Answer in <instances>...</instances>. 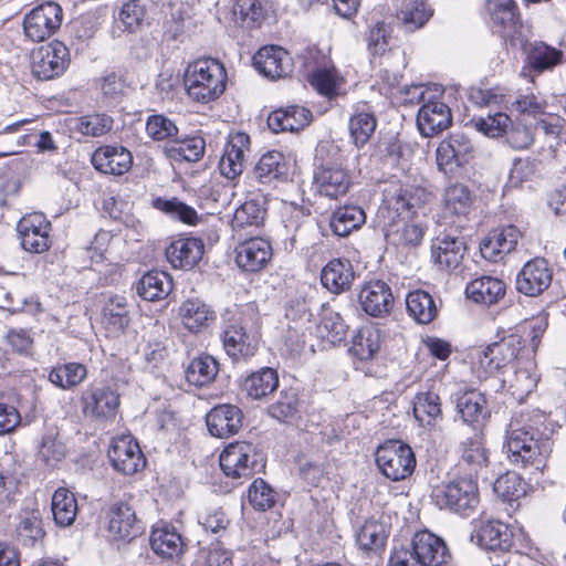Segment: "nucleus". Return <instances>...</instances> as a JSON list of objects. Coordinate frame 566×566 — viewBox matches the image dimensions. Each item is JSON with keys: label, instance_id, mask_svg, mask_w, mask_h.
I'll return each instance as SVG.
<instances>
[{"label": "nucleus", "instance_id": "6e6d98bb", "mask_svg": "<svg viewBox=\"0 0 566 566\" xmlns=\"http://www.w3.org/2000/svg\"><path fill=\"white\" fill-rule=\"evenodd\" d=\"M439 397L433 392H420L413 401V416L422 426H430L440 415Z\"/></svg>", "mask_w": 566, "mask_h": 566}, {"label": "nucleus", "instance_id": "4be33fe9", "mask_svg": "<svg viewBox=\"0 0 566 566\" xmlns=\"http://www.w3.org/2000/svg\"><path fill=\"white\" fill-rule=\"evenodd\" d=\"M363 310L373 317H384L394 306V296L389 285L382 281H369L358 295Z\"/></svg>", "mask_w": 566, "mask_h": 566}, {"label": "nucleus", "instance_id": "aec40b11", "mask_svg": "<svg viewBox=\"0 0 566 566\" xmlns=\"http://www.w3.org/2000/svg\"><path fill=\"white\" fill-rule=\"evenodd\" d=\"M525 65L522 74L539 75L553 70L562 62L563 52L542 41L527 42L523 45Z\"/></svg>", "mask_w": 566, "mask_h": 566}, {"label": "nucleus", "instance_id": "4c0bfd02", "mask_svg": "<svg viewBox=\"0 0 566 566\" xmlns=\"http://www.w3.org/2000/svg\"><path fill=\"white\" fill-rule=\"evenodd\" d=\"M103 324L112 335H118L129 324V310L127 298L113 295L107 298L103 307Z\"/></svg>", "mask_w": 566, "mask_h": 566}, {"label": "nucleus", "instance_id": "ea45409f", "mask_svg": "<svg viewBox=\"0 0 566 566\" xmlns=\"http://www.w3.org/2000/svg\"><path fill=\"white\" fill-rule=\"evenodd\" d=\"M433 10L426 0H406L397 13V20L406 32L421 29L432 17Z\"/></svg>", "mask_w": 566, "mask_h": 566}, {"label": "nucleus", "instance_id": "c03bdc74", "mask_svg": "<svg viewBox=\"0 0 566 566\" xmlns=\"http://www.w3.org/2000/svg\"><path fill=\"white\" fill-rule=\"evenodd\" d=\"M380 329L374 324L361 326L353 337L350 352L360 360L371 359L380 348Z\"/></svg>", "mask_w": 566, "mask_h": 566}, {"label": "nucleus", "instance_id": "4d7b16f0", "mask_svg": "<svg viewBox=\"0 0 566 566\" xmlns=\"http://www.w3.org/2000/svg\"><path fill=\"white\" fill-rule=\"evenodd\" d=\"M433 256L441 268L450 271L457 270L460 265L457 238L447 235L443 239H438V244L433 247Z\"/></svg>", "mask_w": 566, "mask_h": 566}, {"label": "nucleus", "instance_id": "c9c22d12", "mask_svg": "<svg viewBox=\"0 0 566 566\" xmlns=\"http://www.w3.org/2000/svg\"><path fill=\"white\" fill-rule=\"evenodd\" d=\"M265 203L266 195L263 190L249 191L245 201L234 211L233 224L239 228L260 227L266 214Z\"/></svg>", "mask_w": 566, "mask_h": 566}, {"label": "nucleus", "instance_id": "0e129e2a", "mask_svg": "<svg viewBox=\"0 0 566 566\" xmlns=\"http://www.w3.org/2000/svg\"><path fill=\"white\" fill-rule=\"evenodd\" d=\"M113 119L105 114H92L77 119L76 129L85 135L98 137L111 130Z\"/></svg>", "mask_w": 566, "mask_h": 566}, {"label": "nucleus", "instance_id": "b1692460", "mask_svg": "<svg viewBox=\"0 0 566 566\" xmlns=\"http://www.w3.org/2000/svg\"><path fill=\"white\" fill-rule=\"evenodd\" d=\"M452 124L450 107L441 101L424 103L417 114V126L423 137H432Z\"/></svg>", "mask_w": 566, "mask_h": 566}, {"label": "nucleus", "instance_id": "774afa93", "mask_svg": "<svg viewBox=\"0 0 566 566\" xmlns=\"http://www.w3.org/2000/svg\"><path fill=\"white\" fill-rule=\"evenodd\" d=\"M512 107L520 114L536 117L537 115L544 114L546 108L545 99L533 91L520 93Z\"/></svg>", "mask_w": 566, "mask_h": 566}, {"label": "nucleus", "instance_id": "72a5a7b5", "mask_svg": "<svg viewBox=\"0 0 566 566\" xmlns=\"http://www.w3.org/2000/svg\"><path fill=\"white\" fill-rule=\"evenodd\" d=\"M486 11L495 32L505 38L520 22L518 9L514 0H486Z\"/></svg>", "mask_w": 566, "mask_h": 566}, {"label": "nucleus", "instance_id": "9d476101", "mask_svg": "<svg viewBox=\"0 0 566 566\" xmlns=\"http://www.w3.org/2000/svg\"><path fill=\"white\" fill-rule=\"evenodd\" d=\"M62 17V8L57 3H42L25 15L24 33L34 42L44 41L61 27Z\"/></svg>", "mask_w": 566, "mask_h": 566}, {"label": "nucleus", "instance_id": "e433bc0d", "mask_svg": "<svg viewBox=\"0 0 566 566\" xmlns=\"http://www.w3.org/2000/svg\"><path fill=\"white\" fill-rule=\"evenodd\" d=\"M348 126L357 147L364 146L370 139L377 127V119L366 102L360 101L354 105Z\"/></svg>", "mask_w": 566, "mask_h": 566}, {"label": "nucleus", "instance_id": "0eeeda50", "mask_svg": "<svg viewBox=\"0 0 566 566\" xmlns=\"http://www.w3.org/2000/svg\"><path fill=\"white\" fill-rule=\"evenodd\" d=\"M339 149L331 144L321 145L316 149L319 161L315 171V182L322 195L329 198L344 196L350 187V177L343 168Z\"/></svg>", "mask_w": 566, "mask_h": 566}, {"label": "nucleus", "instance_id": "f8f14e48", "mask_svg": "<svg viewBox=\"0 0 566 566\" xmlns=\"http://www.w3.org/2000/svg\"><path fill=\"white\" fill-rule=\"evenodd\" d=\"M553 270L544 258L527 261L516 275V290L531 297L541 295L552 284Z\"/></svg>", "mask_w": 566, "mask_h": 566}, {"label": "nucleus", "instance_id": "1a4fd4ad", "mask_svg": "<svg viewBox=\"0 0 566 566\" xmlns=\"http://www.w3.org/2000/svg\"><path fill=\"white\" fill-rule=\"evenodd\" d=\"M80 401L83 415L98 420H113L120 405L117 391L103 385L87 386Z\"/></svg>", "mask_w": 566, "mask_h": 566}, {"label": "nucleus", "instance_id": "09e8293b", "mask_svg": "<svg viewBox=\"0 0 566 566\" xmlns=\"http://www.w3.org/2000/svg\"><path fill=\"white\" fill-rule=\"evenodd\" d=\"M279 386V376L276 370L270 367H263L252 373L243 382V389L248 396L254 399H261L273 392Z\"/></svg>", "mask_w": 566, "mask_h": 566}, {"label": "nucleus", "instance_id": "5fc2aeb1", "mask_svg": "<svg viewBox=\"0 0 566 566\" xmlns=\"http://www.w3.org/2000/svg\"><path fill=\"white\" fill-rule=\"evenodd\" d=\"M298 406L297 391L293 388L284 389L277 400L269 407V413L279 421L287 422L297 416Z\"/></svg>", "mask_w": 566, "mask_h": 566}, {"label": "nucleus", "instance_id": "bf43d9fd", "mask_svg": "<svg viewBox=\"0 0 566 566\" xmlns=\"http://www.w3.org/2000/svg\"><path fill=\"white\" fill-rule=\"evenodd\" d=\"M235 20L243 27L254 29L264 19V11L258 0H237L233 8Z\"/></svg>", "mask_w": 566, "mask_h": 566}, {"label": "nucleus", "instance_id": "f3484780", "mask_svg": "<svg viewBox=\"0 0 566 566\" xmlns=\"http://www.w3.org/2000/svg\"><path fill=\"white\" fill-rule=\"evenodd\" d=\"M521 238L515 226H507L491 231L480 243L481 256L492 263H497L513 252Z\"/></svg>", "mask_w": 566, "mask_h": 566}, {"label": "nucleus", "instance_id": "c85d7f7f", "mask_svg": "<svg viewBox=\"0 0 566 566\" xmlns=\"http://www.w3.org/2000/svg\"><path fill=\"white\" fill-rule=\"evenodd\" d=\"M205 244L197 238H179L166 249V258L175 269L190 270L202 258Z\"/></svg>", "mask_w": 566, "mask_h": 566}, {"label": "nucleus", "instance_id": "680f3d73", "mask_svg": "<svg viewBox=\"0 0 566 566\" xmlns=\"http://www.w3.org/2000/svg\"><path fill=\"white\" fill-rule=\"evenodd\" d=\"M386 237L397 245H418L423 238V229L413 223H403L401 227L389 224Z\"/></svg>", "mask_w": 566, "mask_h": 566}, {"label": "nucleus", "instance_id": "c756f323", "mask_svg": "<svg viewBox=\"0 0 566 566\" xmlns=\"http://www.w3.org/2000/svg\"><path fill=\"white\" fill-rule=\"evenodd\" d=\"M312 113L304 106L291 105L272 112L268 117L269 128L274 133L297 132L312 122Z\"/></svg>", "mask_w": 566, "mask_h": 566}, {"label": "nucleus", "instance_id": "6e6552de", "mask_svg": "<svg viewBox=\"0 0 566 566\" xmlns=\"http://www.w3.org/2000/svg\"><path fill=\"white\" fill-rule=\"evenodd\" d=\"M376 463L386 478L400 481L413 472L416 458L408 444L389 440L377 449Z\"/></svg>", "mask_w": 566, "mask_h": 566}, {"label": "nucleus", "instance_id": "13d9d810", "mask_svg": "<svg viewBox=\"0 0 566 566\" xmlns=\"http://www.w3.org/2000/svg\"><path fill=\"white\" fill-rule=\"evenodd\" d=\"M472 125L475 130L482 133L486 137L497 138L504 137L506 129L511 125V118L505 113H495L486 117L472 119L465 126Z\"/></svg>", "mask_w": 566, "mask_h": 566}, {"label": "nucleus", "instance_id": "a211bd4d", "mask_svg": "<svg viewBox=\"0 0 566 566\" xmlns=\"http://www.w3.org/2000/svg\"><path fill=\"white\" fill-rule=\"evenodd\" d=\"M250 149V137L243 132L231 133L219 163L222 176L235 179L245 168V154Z\"/></svg>", "mask_w": 566, "mask_h": 566}, {"label": "nucleus", "instance_id": "ddd939ff", "mask_svg": "<svg viewBox=\"0 0 566 566\" xmlns=\"http://www.w3.org/2000/svg\"><path fill=\"white\" fill-rule=\"evenodd\" d=\"M108 458L113 468L125 475L135 474L145 467V458L139 444L130 434L113 439Z\"/></svg>", "mask_w": 566, "mask_h": 566}, {"label": "nucleus", "instance_id": "2eb2a0df", "mask_svg": "<svg viewBox=\"0 0 566 566\" xmlns=\"http://www.w3.org/2000/svg\"><path fill=\"white\" fill-rule=\"evenodd\" d=\"M513 368V373L503 378L502 382L503 386H507L509 392L516 401L523 402L535 390L539 380L536 363L532 354H526L515 361Z\"/></svg>", "mask_w": 566, "mask_h": 566}, {"label": "nucleus", "instance_id": "473e14b6", "mask_svg": "<svg viewBox=\"0 0 566 566\" xmlns=\"http://www.w3.org/2000/svg\"><path fill=\"white\" fill-rule=\"evenodd\" d=\"M430 193L420 186H400L388 198V209L398 214H413L428 202Z\"/></svg>", "mask_w": 566, "mask_h": 566}, {"label": "nucleus", "instance_id": "58836bf2", "mask_svg": "<svg viewBox=\"0 0 566 566\" xmlns=\"http://www.w3.org/2000/svg\"><path fill=\"white\" fill-rule=\"evenodd\" d=\"M172 290V280L166 272L151 271L142 276L137 284L138 295L148 302L166 298Z\"/></svg>", "mask_w": 566, "mask_h": 566}, {"label": "nucleus", "instance_id": "37998d69", "mask_svg": "<svg viewBox=\"0 0 566 566\" xmlns=\"http://www.w3.org/2000/svg\"><path fill=\"white\" fill-rule=\"evenodd\" d=\"M150 546L157 555L172 558L181 553L184 542L181 535L174 527L165 525L153 530Z\"/></svg>", "mask_w": 566, "mask_h": 566}, {"label": "nucleus", "instance_id": "bb28decb", "mask_svg": "<svg viewBox=\"0 0 566 566\" xmlns=\"http://www.w3.org/2000/svg\"><path fill=\"white\" fill-rule=\"evenodd\" d=\"M242 411L233 405H219L206 416L209 432L217 438L235 434L242 427Z\"/></svg>", "mask_w": 566, "mask_h": 566}, {"label": "nucleus", "instance_id": "7ed1b4c3", "mask_svg": "<svg viewBox=\"0 0 566 566\" xmlns=\"http://www.w3.org/2000/svg\"><path fill=\"white\" fill-rule=\"evenodd\" d=\"M526 354H533V350L526 347L523 337L518 334H511L484 348L471 349L468 354L470 370L473 378L482 381L514 360L518 361Z\"/></svg>", "mask_w": 566, "mask_h": 566}, {"label": "nucleus", "instance_id": "7c9ffc66", "mask_svg": "<svg viewBox=\"0 0 566 566\" xmlns=\"http://www.w3.org/2000/svg\"><path fill=\"white\" fill-rule=\"evenodd\" d=\"M182 325L191 333H199L209 327L217 318L210 305L200 298H188L179 307Z\"/></svg>", "mask_w": 566, "mask_h": 566}, {"label": "nucleus", "instance_id": "3c124183", "mask_svg": "<svg viewBox=\"0 0 566 566\" xmlns=\"http://www.w3.org/2000/svg\"><path fill=\"white\" fill-rule=\"evenodd\" d=\"M87 376L86 367L80 363H67L59 365L49 373V380L63 390H70L81 382Z\"/></svg>", "mask_w": 566, "mask_h": 566}, {"label": "nucleus", "instance_id": "6ab92c4d", "mask_svg": "<svg viewBox=\"0 0 566 566\" xmlns=\"http://www.w3.org/2000/svg\"><path fill=\"white\" fill-rule=\"evenodd\" d=\"M506 293L504 281L492 275H481L470 281L464 290L465 300L481 307L497 304Z\"/></svg>", "mask_w": 566, "mask_h": 566}, {"label": "nucleus", "instance_id": "5701e85b", "mask_svg": "<svg viewBox=\"0 0 566 566\" xmlns=\"http://www.w3.org/2000/svg\"><path fill=\"white\" fill-rule=\"evenodd\" d=\"M106 521L108 536L115 541H130L140 532L135 511L124 502L109 507Z\"/></svg>", "mask_w": 566, "mask_h": 566}, {"label": "nucleus", "instance_id": "8fccbe9b", "mask_svg": "<svg viewBox=\"0 0 566 566\" xmlns=\"http://www.w3.org/2000/svg\"><path fill=\"white\" fill-rule=\"evenodd\" d=\"M460 139L457 136H450L442 140L437 149V165L450 179H457L460 169L459 157Z\"/></svg>", "mask_w": 566, "mask_h": 566}, {"label": "nucleus", "instance_id": "79ce46f5", "mask_svg": "<svg viewBox=\"0 0 566 566\" xmlns=\"http://www.w3.org/2000/svg\"><path fill=\"white\" fill-rule=\"evenodd\" d=\"M407 312L418 324L431 323L438 315L433 297L426 291L409 292L406 297Z\"/></svg>", "mask_w": 566, "mask_h": 566}, {"label": "nucleus", "instance_id": "423d86ee", "mask_svg": "<svg viewBox=\"0 0 566 566\" xmlns=\"http://www.w3.org/2000/svg\"><path fill=\"white\" fill-rule=\"evenodd\" d=\"M450 559L444 542L422 531L413 535L411 549H399L391 554L389 566H448Z\"/></svg>", "mask_w": 566, "mask_h": 566}, {"label": "nucleus", "instance_id": "603ef678", "mask_svg": "<svg viewBox=\"0 0 566 566\" xmlns=\"http://www.w3.org/2000/svg\"><path fill=\"white\" fill-rule=\"evenodd\" d=\"M19 522L15 532L19 538L27 545H33L41 541L45 532L42 525L41 512L39 510H24L19 514Z\"/></svg>", "mask_w": 566, "mask_h": 566}, {"label": "nucleus", "instance_id": "9b49d317", "mask_svg": "<svg viewBox=\"0 0 566 566\" xmlns=\"http://www.w3.org/2000/svg\"><path fill=\"white\" fill-rule=\"evenodd\" d=\"M70 62L69 50L60 41H52L39 48L32 57V73L43 81L60 76Z\"/></svg>", "mask_w": 566, "mask_h": 566}, {"label": "nucleus", "instance_id": "dca6fc26", "mask_svg": "<svg viewBox=\"0 0 566 566\" xmlns=\"http://www.w3.org/2000/svg\"><path fill=\"white\" fill-rule=\"evenodd\" d=\"M21 245L33 253L45 252L51 244V223L41 213H31L23 217L18 223Z\"/></svg>", "mask_w": 566, "mask_h": 566}, {"label": "nucleus", "instance_id": "f03ea898", "mask_svg": "<svg viewBox=\"0 0 566 566\" xmlns=\"http://www.w3.org/2000/svg\"><path fill=\"white\" fill-rule=\"evenodd\" d=\"M555 428L542 412L513 417L505 433L503 449L511 464L542 472L553 450Z\"/></svg>", "mask_w": 566, "mask_h": 566}, {"label": "nucleus", "instance_id": "f704fd0d", "mask_svg": "<svg viewBox=\"0 0 566 566\" xmlns=\"http://www.w3.org/2000/svg\"><path fill=\"white\" fill-rule=\"evenodd\" d=\"M355 273L348 260L334 259L322 270V284L332 293L339 294L350 289Z\"/></svg>", "mask_w": 566, "mask_h": 566}, {"label": "nucleus", "instance_id": "4468645a", "mask_svg": "<svg viewBox=\"0 0 566 566\" xmlns=\"http://www.w3.org/2000/svg\"><path fill=\"white\" fill-rule=\"evenodd\" d=\"M256 451L249 442L230 443L220 454V467L229 478H249L256 464Z\"/></svg>", "mask_w": 566, "mask_h": 566}, {"label": "nucleus", "instance_id": "864d4df0", "mask_svg": "<svg viewBox=\"0 0 566 566\" xmlns=\"http://www.w3.org/2000/svg\"><path fill=\"white\" fill-rule=\"evenodd\" d=\"M317 331L322 338H326L332 344H338L345 338L348 326L338 312L325 308Z\"/></svg>", "mask_w": 566, "mask_h": 566}, {"label": "nucleus", "instance_id": "412c9836", "mask_svg": "<svg viewBox=\"0 0 566 566\" xmlns=\"http://www.w3.org/2000/svg\"><path fill=\"white\" fill-rule=\"evenodd\" d=\"M221 339L226 353L234 360L252 357L258 350V338L248 333L245 326L240 322L228 324L222 332Z\"/></svg>", "mask_w": 566, "mask_h": 566}, {"label": "nucleus", "instance_id": "338daca9", "mask_svg": "<svg viewBox=\"0 0 566 566\" xmlns=\"http://www.w3.org/2000/svg\"><path fill=\"white\" fill-rule=\"evenodd\" d=\"M146 132L154 140L172 139L178 134V127L163 115H151L146 123Z\"/></svg>", "mask_w": 566, "mask_h": 566}, {"label": "nucleus", "instance_id": "a19ab883", "mask_svg": "<svg viewBox=\"0 0 566 566\" xmlns=\"http://www.w3.org/2000/svg\"><path fill=\"white\" fill-rule=\"evenodd\" d=\"M526 486L525 481L516 472L507 471L495 480L493 491L511 510H515L520 499L526 494Z\"/></svg>", "mask_w": 566, "mask_h": 566}, {"label": "nucleus", "instance_id": "a878e982", "mask_svg": "<svg viewBox=\"0 0 566 566\" xmlns=\"http://www.w3.org/2000/svg\"><path fill=\"white\" fill-rule=\"evenodd\" d=\"M253 65L272 80L286 76L292 71L290 54L274 45L261 48L253 56Z\"/></svg>", "mask_w": 566, "mask_h": 566}, {"label": "nucleus", "instance_id": "f257e3e1", "mask_svg": "<svg viewBox=\"0 0 566 566\" xmlns=\"http://www.w3.org/2000/svg\"><path fill=\"white\" fill-rule=\"evenodd\" d=\"M471 386L462 388V500L467 506L479 510V481H486L488 455L482 444L483 428L491 411L486 397L473 388L479 382L473 376Z\"/></svg>", "mask_w": 566, "mask_h": 566}, {"label": "nucleus", "instance_id": "69168bd1", "mask_svg": "<svg viewBox=\"0 0 566 566\" xmlns=\"http://www.w3.org/2000/svg\"><path fill=\"white\" fill-rule=\"evenodd\" d=\"M248 497L254 509L265 511L274 505L276 492L264 480L258 479L249 488Z\"/></svg>", "mask_w": 566, "mask_h": 566}, {"label": "nucleus", "instance_id": "cd10ccee", "mask_svg": "<svg viewBox=\"0 0 566 566\" xmlns=\"http://www.w3.org/2000/svg\"><path fill=\"white\" fill-rule=\"evenodd\" d=\"M93 166L103 174L124 175L133 165V156L122 146H104L92 155Z\"/></svg>", "mask_w": 566, "mask_h": 566}, {"label": "nucleus", "instance_id": "20e7f679", "mask_svg": "<svg viewBox=\"0 0 566 566\" xmlns=\"http://www.w3.org/2000/svg\"><path fill=\"white\" fill-rule=\"evenodd\" d=\"M227 72L216 59H201L188 65L185 86L189 97L199 103H210L226 91Z\"/></svg>", "mask_w": 566, "mask_h": 566}, {"label": "nucleus", "instance_id": "a18cd8bd", "mask_svg": "<svg viewBox=\"0 0 566 566\" xmlns=\"http://www.w3.org/2000/svg\"><path fill=\"white\" fill-rule=\"evenodd\" d=\"M77 509V501L71 491L65 488L55 490L51 510L56 525L61 527L72 525L76 518Z\"/></svg>", "mask_w": 566, "mask_h": 566}, {"label": "nucleus", "instance_id": "49530a36", "mask_svg": "<svg viewBox=\"0 0 566 566\" xmlns=\"http://www.w3.org/2000/svg\"><path fill=\"white\" fill-rule=\"evenodd\" d=\"M366 221L365 211L358 206L338 208L331 218V228L338 237H346Z\"/></svg>", "mask_w": 566, "mask_h": 566}, {"label": "nucleus", "instance_id": "393cba45", "mask_svg": "<svg viewBox=\"0 0 566 566\" xmlns=\"http://www.w3.org/2000/svg\"><path fill=\"white\" fill-rule=\"evenodd\" d=\"M272 258V247L263 238H251L235 248V263L247 272L261 271Z\"/></svg>", "mask_w": 566, "mask_h": 566}, {"label": "nucleus", "instance_id": "052dcab7", "mask_svg": "<svg viewBox=\"0 0 566 566\" xmlns=\"http://www.w3.org/2000/svg\"><path fill=\"white\" fill-rule=\"evenodd\" d=\"M339 76L334 67H323L313 72L310 76L311 85L328 98L337 95L339 88Z\"/></svg>", "mask_w": 566, "mask_h": 566}, {"label": "nucleus", "instance_id": "39448f33", "mask_svg": "<svg viewBox=\"0 0 566 566\" xmlns=\"http://www.w3.org/2000/svg\"><path fill=\"white\" fill-rule=\"evenodd\" d=\"M468 497L462 500V518L472 517L469 541L483 551L509 552L513 545V531L509 524L499 520H483L484 509L479 499V510L467 506Z\"/></svg>", "mask_w": 566, "mask_h": 566}, {"label": "nucleus", "instance_id": "e2e57ef3", "mask_svg": "<svg viewBox=\"0 0 566 566\" xmlns=\"http://www.w3.org/2000/svg\"><path fill=\"white\" fill-rule=\"evenodd\" d=\"M356 541L365 551L382 546L386 541L384 526L376 521H367L357 533Z\"/></svg>", "mask_w": 566, "mask_h": 566}, {"label": "nucleus", "instance_id": "de8ad7c7", "mask_svg": "<svg viewBox=\"0 0 566 566\" xmlns=\"http://www.w3.org/2000/svg\"><path fill=\"white\" fill-rule=\"evenodd\" d=\"M219 373V363L210 355L193 358L186 369V378L190 385L202 387L212 382Z\"/></svg>", "mask_w": 566, "mask_h": 566}, {"label": "nucleus", "instance_id": "2f4dec72", "mask_svg": "<svg viewBox=\"0 0 566 566\" xmlns=\"http://www.w3.org/2000/svg\"><path fill=\"white\" fill-rule=\"evenodd\" d=\"M287 177V165L280 151H268L255 165L252 178L263 186H275Z\"/></svg>", "mask_w": 566, "mask_h": 566}]
</instances>
